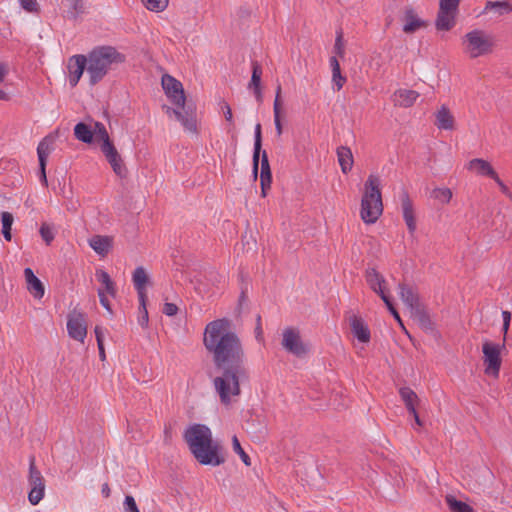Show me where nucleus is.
Segmentation results:
<instances>
[{
  "instance_id": "36",
  "label": "nucleus",
  "mask_w": 512,
  "mask_h": 512,
  "mask_svg": "<svg viewBox=\"0 0 512 512\" xmlns=\"http://www.w3.org/2000/svg\"><path fill=\"white\" fill-rule=\"evenodd\" d=\"M1 222H2V234L5 240H11V227L14 222V217L12 213L4 211L1 213Z\"/></svg>"
},
{
  "instance_id": "51",
  "label": "nucleus",
  "mask_w": 512,
  "mask_h": 512,
  "mask_svg": "<svg viewBox=\"0 0 512 512\" xmlns=\"http://www.w3.org/2000/svg\"><path fill=\"white\" fill-rule=\"evenodd\" d=\"M124 509H125V512H140L137 507V504L135 502V499L130 495H127L125 497Z\"/></svg>"
},
{
  "instance_id": "6",
  "label": "nucleus",
  "mask_w": 512,
  "mask_h": 512,
  "mask_svg": "<svg viewBox=\"0 0 512 512\" xmlns=\"http://www.w3.org/2000/svg\"><path fill=\"white\" fill-rule=\"evenodd\" d=\"M460 2L461 0H439V9L435 20L437 30L449 31L455 26Z\"/></svg>"
},
{
  "instance_id": "56",
  "label": "nucleus",
  "mask_w": 512,
  "mask_h": 512,
  "mask_svg": "<svg viewBox=\"0 0 512 512\" xmlns=\"http://www.w3.org/2000/svg\"><path fill=\"white\" fill-rule=\"evenodd\" d=\"M274 124L276 133L278 136H281L283 133L282 123H281V114H274Z\"/></svg>"
},
{
  "instance_id": "13",
  "label": "nucleus",
  "mask_w": 512,
  "mask_h": 512,
  "mask_svg": "<svg viewBox=\"0 0 512 512\" xmlns=\"http://www.w3.org/2000/svg\"><path fill=\"white\" fill-rule=\"evenodd\" d=\"M161 84L166 96L174 105L185 104L186 96L180 81L169 74H164L161 79Z\"/></svg>"
},
{
  "instance_id": "42",
  "label": "nucleus",
  "mask_w": 512,
  "mask_h": 512,
  "mask_svg": "<svg viewBox=\"0 0 512 512\" xmlns=\"http://www.w3.org/2000/svg\"><path fill=\"white\" fill-rule=\"evenodd\" d=\"M147 298H139V318L138 322L142 327H147L148 325V311L146 308Z\"/></svg>"
},
{
  "instance_id": "12",
  "label": "nucleus",
  "mask_w": 512,
  "mask_h": 512,
  "mask_svg": "<svg viewBox=\"0 0 512 512\" xmlns=\"http://www.w3.org/2000/svg\"><path fill=\"white\" fill-rule=\"evenodd\" d=\"M482 351L484 354L485 373L498 376L501 367L500 347L489 341L483 343Z\"/></svg>"
},
{
  "instance_id": "57",
  "label": "nucleus",
  "mask_w": 512,
  "mask_h": 512,
  "mask_svg": "<svg viewBox=\"0 0 512 512\" xmlns=\"http://www.w3.org/2000/svg\"><path fill=\"white\" fill-rule=\"evenodd\" d=\"M281 110H282L281 95H279V96L275 95V100H274V104H273V112H274V114H281Z\"/></svg>"
},
{
  "instance_id": "28",
  "label": "nucleus",
  "mask_w": 512,
  "mask_h": 512,
  "mask_svg": "<svg viewBox=\"0 0 512 512\" xmlns=\"http://www.w3.org/2000/svg\"><path fill=\"white\" fill-rule=\"evenodd\" d=\"M410 314L424 331H432L434 329L433 322L423 305L412 310Z\"/></svg>"
},
{
  "instance_id": "7",
  "label": "nucleus",
  "mask_w": 512,
  "mask_h": 512,
  "mask_svg": "<svg viewBox=\"0 0 512 512\" xmlns=\"http://www.w3.org/2000/svg\"><path fill=\"white\" fill-rule=\"evenodd\" d=\"M175 106L176 108L163 106V109L168 116L173 114L186 131L197 134V116L194 107L191 105H186V103L176 104Z\"/></svg>"
},
{
  "instance_id": "27",
  "label": "nucleus",
  "mask_w": 512,
  "mask_h": 512,
  "mask_svg": "<svg viewBox=\"0 0 512 512\" xmlns=\"http://www.w3.org/2000/svg\"><path fill=\"white\" fill-rule=\"evenodd\" d=\"M132 280L134 283V287L137 290L138 298H147L145 286L149 278L145 269L142 266L137 267L134 270Z\"/></svg>"
},
{
  "instance_id": "11",
  "label": "nucleus",
  "mask_w": 512,
  "mask_h": 512,
  "mask_svg": "<svg viewBox=\"0 0 512 512\" xmlns=\"http://www.w3.org/2000/svg\"><path fill=\"white\" fill-rule=\"evenodd\" d=\"M29 485L31 486V490L28 494V500L32 505H36L44 497L45 483L41 472L35 466L34 460L30 462Z\"/></svg>"
},
{
  "instance_id": "17",
  "label": "nucleus",
  "mask_w": 512,
  "mask_h": 512,
  "mask_svg": "<svg viewBox=\"0 0 512 512\" xmlns=\"http://www.w3.org/2000/svg\"><path fill=\"white\" fill-rule=\"evenodd\" d=\"M365 279L371 290L378 294L382 300L383 296H388L385 290L386 280L375 268L366 270Z\"/></svg>"
},
{
  "instance_id": "31",
  "label": "nucleus",
  "mask_w": 512,
  "mask_h": 512,
  "mask_svg": "<svg viewBox=\"0 0 512 512\" xmlns=\"http://www.w3.org/2000/svg\"><path fill=\"white\" fill-rule=\"evenodd\" d=\"M399 394L409 413L414 412L416 410V406L419 404L417 394L409 387H402L399 390Z\"/></svg>"
},
{
  "instance_id": "3",
  "label": "nucleus",
  "mask_w": 512,
  "mask_h": 512,
  "mask_svg": "<svg viewBox=\"0 0 512 512\" xmlns=\"http://www.w3.org/2000/svg\"><path fill=\"white\" fill-rule=\"evenodd\" d=\"M86 58L88 62L87 74L91 85L101 81L109 70L112 69L113 65L125 61L124 55L112 46L94 48Z\"/></svg>"
},
{
  "instance_id": "5",
  "label": "nucleus",
  "mask_w": 512,
  "mask_h": 512,
  "mask_svg": "<svg viewBox=\"0 0 512 512\" xmlns=\"http://www.w3.org/2000/svg\"><path fill=\"white\" fill-rule=\"evenodd\" d=\"M461 46L470 59L489 55L495 47L494 37L482 29H473L461 38Z\"/></svg>"
},
{
  "instance_id": "41",
  "label": "nucleus",
  "mask_w": 512,
  "mask_h": 512,
  "mask_svg": "<svg viewBox=\"0 0 512 512\" xmlns=\"http://www.w3.org/2000/svg\"><path fill=\"white\" fill-rule=\"evenodd\" d=\"M232 447H233L234 452L240 456L243 463L246 466H250L251 465L250 457L246 454V452L241 447V444H240L237 436H233V438H232Z\"/></svg>"
},
{
  "instance_id": "19",
  "label": "nucleus",
  "mask_w": 512,
  "mask_h": 512,
  "mask_svg": "<svg viewBox=\"0 0 512 512\" xmlns=\"http://www.w3.org/2000/svg\"><path fill=\"white\" fill-rule=\"evenodd\" d=\"M351 332L360 342L368 343L370 341V330L364 320L356 315L349 319Z\"/></svg>"
},
{
  "instance_id": "23",
  "label": "nucleus",
  "mask_w": 512,
  "mask_h": 512,
  "mask_svg": "<svg viewBox=\"0 0 512 512\" xmlns=\"http://www.w3.org/2000/svg\"><path fill=\"white\" fill-rule=\"evenodd\" d=\"M403 21V31L407 34H412L418 29L426 26L425 22L418 17L417 13L412 8H407L405 10Z\"/></svg>"
},
{
  "instance_id": "47",
  "label": "nucleus",
  "mask_w": 512,
  "mask_h": 512,
  "mask_svg": "<svg viewBox=\"0 0 512 512\" xmlns=\"http://www.w3.org/2000/svg\"><path fill=\"white\" fill-rule=\"evenodd\" d=\"M9 71L8 65L6 63L0 62V83H2L7 76ZM0 100L7 101L9 100L8 94L0 89Z\"/></svg>"
},
{
  "instance_id": "64",
  "label": "nucleus",
  "mask_w": 512,
  "mask_h": 512,
  "mask_svg": "<svg viewBox=\"0 0 512 512\" xmlns=\"http://www.w3.org/2000/svg\"><path fill=\"white\" fill-rule=\"evenodd\" d=\"M254 95L256 97V100L259 103H261L263 98L261 88L254 89Z\"/></svg>"
},
{
  "instance_id": "63",
  "label": "nucleus",
  "mask_w": 512,
  "mask_h": 512,
  "mask_svg": "<svg viewBox=\"0 0 512 512\" xmlns=\"http://www.w3.org/2000/svg\"><path fill=\"white\" fill-rule=\"evenodd\" d=\"M101 492H102L103 496L106 497V498H108L110 496L111 490H110V487H109V485L107 483H104L102 485Z\"/></svg>"
},
{
  "instance_id": "53",
  "label": "nucleus",
  "mask_w": 512,
  "mask_h": 512,
  "mask_svg": "<svg viewBox=\"0 0 512 512\" xmlns=\"http://www.w3.org/2000/svg\"><path fill=\"white\" fill-rule=\"evenodd\" d=\"M178 312V307L174 303H165L163 313L167 316H174Z\"/></svg>"
},
{
  "instance_id": "40",
  "label": "nucleus",
  "mask_w": 512,
  "mask_h": 512,
  "mask_svg": "<svg viewBox=\"0 0 512 512\" xmlns=\"http://www.w3.org/2000/svg\"><path fill=\"white\" fill-rule=\"evenodd\" d=\"M144 6L150 11L160 12L168 6V0H142Z\"/></svg>"
},
{
  "instance_id": "8",
  "label": "nucleus",
  "mask_w": 512,
  "mask_h": 512,
  "mask_svg": "<svg viewBox=\"0 0 512 512\" xmlns=\"http://www.w3.org/2000/svg\"><path fill=\"white\" fill-rule=\"evenodd\" d=\"M282 346L297 357H303L308 353V347L302 342L300 332L292 327L283 330Z\"/></svg>"
},
{
  "instance_id": "25",
  "label": "nucleus",
  "mask_w": 512,
  "mask_h": 512,
  "mask_svg": "<svg viewBox=\"0 0 512 512\" xmlns=\"http://www.w3.org/2000/svg\"><path fill=\"white\" fill-rule=\"evenodd\" d=\"M90 247L99 255L106 256L113 245L111 236L95 235L89 239Z\"/></svg>"
},
{
  "instance_id": "1",
  "label": "nucleus",
  "mask_w": 512,
  "mask_h": 512,
  "mask_svg": "<svg viewBox=\"0 0 512 512\" xmlns=\"http://www.w3.org/2000/svg\"><path fill=\"white\" fill-rule=\"evenodd\" d=\"M230 328L229 319H217L206 325L203 337V344L212 354L215 369L218 371L213 385L224 405H230L233 398L240 395V383L248 379L242 342Z\"/></svg>"
},
{
  "instance_id": "50",
  "label": "nucleus",
  "mask_w": 512,
  "mask_h": 512,
  "mask_svg": "<svg viewBox=\"0 0 512 512\" xmlns=\"http://www.w3.org/2000/svg\"><path fill=\"white\" fill-rule=\"evenodd\" d=\"M383 302L385 303L386 307L390 311V313L393 315V317L398 321V323L403 326L402 320L400 318L399 313L395 309L394 305L392 304L389 296H383Z\"/></svg>"
},
{
  "instance_id": "38",
  "label": "nucleus",
  "mask_w": 512,
  "mask_h": 512,
  "mask_svg": "<svg viewBox=\"0 0 512 512\" xmlns=\"http://www.w3.org/2000/svg\"><path fill=\"white\" fill-rule=\"evenodd\" d=\"M261 76H262V68L258 62H252V76L249 82L248 88L257 89L261 88Z\"/></svg>"
},
{
  "instance_id": "44",
  "label": "nucleus",
  "mask_w": 512,
  "mask_h": 512,
  "mask_svg": "<svg viewBox=\"0 0 512 512\" xmlns=\"http://www.w3.org/2000/svg\"><path fill=\"white\" fill-rule=\"evenodd\" d=\"M40 235L47 245L54 240L55 234L53 227L47 223H43L40 227Z\"/></svg>"
},
{
  "instance_id": "14",
  "label": "nucleus",
  "mask_w": 512,
  "mask_h": 512,
  "mask_svg": "<svg viewBox=\"0 0 512 512\" xmlns=\"http://www.w3.org/2000/svg\"><path fill=\"white\" fill-rule=\"evenodd\" d=\"M53 138L45 137L43 138L37 147V155L39 161V170H40V181L46 187L48 185L47 176H46V165L47 160L51 152L53 151Z\"/></svg>"
},
{
  "instance_id": "10",
  "label": "nucleus",
  "mask_w": 512,
  "mask_h": 512,
  "mask_svg": "<svg viewBox=\"0 0 512 512\" xmlns=\"http://www.w3.org/2000/svg\"><path fill=\"white\" fill-rule=\"evenodd\" d=\"M100 150L103 153L106 161L111 166L113 172L118 177L125 178L127 176L128 170L114 143L106 142V144H100Z\"/></svg>"
},
{
  "instance_id": "54",
  "label": "nucleus",
  "mask_w": 512,
  "mask_h": 512,
  "mask_svg": "<svg viewBox=\"0 0 512 512\" xmlns=\"http://www.w3.org/2000/svg\"><path fill=\"white\" fill-rule=\"evenodd\" d=\"M502 318H503V333L504 335L507 334L508 330H509V326H510V321H511V313L509 311H502Z\"/></svg>"
},
{
  "instance_id": "49",
  "label": "nucleus",
  "mask_w": 512,
  "mask_h": 512,
  "mask_svg": "<svg viewBox=\"0 0 512 512\" xmlns=\"http://www.w3.org/2000/svg\"><path fill=\"white\" fill-rule=\"evenodd\" d=\"M221 110L224 114L225 120L229 123V126L231 128H234V119L230 105L227 102L223 101L221 103Z\"/></svg>"
},
{
  "instance_id": "34",
  "label": "nucleus",
  "mask_w": 512,
  "mask_h": 512,
  "mask_svg": "<svg viewBox=\"0 0 512 512\" xmlns=\"http://www.w3.org/2000/svg\"><path fill=\"white\" fill-rule=\"evenodd\" d=\"M74 135L83 143H91L93 141V133L90 126L85 123H78L74 127Z\"/></svg>"
},
{
  "instance_id": "15",
  "label": "nucleus",
  "mask_w": 512,
  "mask_h": 512,
  "mask_svg": "<svg viewBox=\"0 0 512 512\" xmlns=\"http://www.w3.org/2000/svg\"><path fill=\"white\" fill-rule=\"evenodd\" d=\"M88 62L85 55H74L68 61V72H69V84L71 87H75L84 70H87Z\"/></svg>"
},
{
  "instance_id": "9",
  "label": "nucleus",
  "mask_w": 512,
  "mask_h": 512,
  "mask_svg": "<svg viewBox=\"0 0 512 512\" xmlns=\"http://www.w3.org/2000/svg\"><path fill=\"white\" fill-rule=\"evenodd\" d=\"M67 331L72 339L84 343L87 335L85 314L76 309L71 311L67 317Z\"/></svg>"
},
{
  "instance_id": "30",
  "label": "nucleus",
  "mask_w": 512,
  "mask_h": 512,
  "mask_svg": "<svg viewBox=\"0 0 512 512\" xmlns=\"http://www.w3.org/2000/svg\"><path fill=\"white\" fill-rule=\"evenodd\" d=\"M262 147V134H261V124L257 123L254 131V151H253V175L256 178L258 173L259 166V158L261 154Z\"/></svg>"
},
{
  "instance_id": "58",
  "label": "nucleus",
  "mask_w": 512,
  "mask_h": 512,
  "mask_svg": "<svg viewBox=\"0 0 512 512\" xmlns=\"http://www.w3.org/2000/svg\"><path fill=\"white\" fill-rule=\"evenodd\" d=\"M164 442L170 444L172 442V428L171 426H165L164 428Z\"/></svg>"
},
{
  "instance_id": "46",
  "label": "nucleus",
  "mask_w": 512,
  "mask_h": 512,
  "mask_svg": "<svg viewBox=\"0 0 512 512\" xmlns=\"http://www.w3.org/2000/svg\"><path fill=\"white\" fill-rule=\"evenodd\" d=\"M334 52L339 57H343L344 56L345 47H344V42H343V33H342V31L337 32V36H336L335 44H334Z\"/></svg>"
},
{
  "instance_id": "39",
  "label": "nucleus",
  "mask_w": 512,
  "mask_h": 512,
  "mask_svg": "<svg viewBox=\"0 0 512 512\" xmlns=\"http://www.w3.org/2000/svg\"><path fill=\"white\" fill-rule=\"evenodd\" d=\"M452 196V191L449 188H435L432 191V197L443 204L449 203Z\"/></svg>"
},
{
  "instance_id": "55",
  "label": "nucleus",
  "mask_w": 512,
  "mask_h": 512,
  "mask_svg": "<svg viewBox=\"0 0 512 512\" xmlns=\"http://www.w3.org/2000/svg\"><path fill=\"white\" fill-rule=\"evenodd\" d=\"M493 180L498 184L501 191L508 197H512V194L509 190V188L503 183V181L499 178L498 174H496V177H493Z\"/></svg>"
},
{
  "instance_id": "20",
  "label": "nucleus",
  "mask_w": 512,
  "mask_h": 512,
  "mask_svg": "<svg viewBox=\"0 0 512 512\" xmlns=\"http://www.w3.org/2000/svg\"><path fill=\"white\" fill-rule=\"evenodd\" d=\"M24 277L28 291L34 298L41 299L44 296L45 288L43 283L35 276L33 270L31 268H25Z\"/></svg>"
},
{
  "instance_id": "4",
  "label": "nucleus",
  "mask_w": 512,
  "mask_h": 512,
  "mask_svg": "<svg viewBox=\"0 0 512 512\" xmlns=\"http://www.w3.org/2000/svg\"><path fill=\"white\" fill-rule=\"evenodd\" d=\"M381 181L377 175H369L365 182V189L361 200V219L366 224L375 223L383 212L381 195Z\"/></svg>"
},
{
  "instance_id": "21",
  "label": "nucleus",
  "mask_w": 512,
  "mask_h": 512,
  "mask_svg": "<svg viewBox=\"0 0 512 512\" xmlns=\"http://www.w3.org/2000/svg\"><path fill=\"white\" fill-rule=\"evenodd\" d=\"M271 182H272V174H271L268 156H267L266 151H263L262 155H261V171H260L261 194L263 197H265L267 195V191L271 187Z\"/></svg>"
},
{
  "instance_id": "24",
  "label": "nucleus",
  "mask_w": 512,
  "mask_h": 512,
  "mask_svg": "<svg viewBox=\"0 0 512 512\" xmlns=\"http://www.w3.org/2000/svg\"><path fill=\"white\" fill-rule=\"evenodd\" d=\"M467 169L475 172L477 175L488 176L491 179L496 177L497 174L491 164L482 158H475L470 160L467 164Z\"/></svg>"
},
{
  "instance_id": "35",
  "label": "nucleus",
  "mask_w": 512,
  "mask_h": 512,
  "mask_svg": "<svg viewBox=\"0 0 512 512\" xmlns=\"http://www.w3.org/2000/svg\"><path fill=\"white\" fill-rule=\"evenodd\" d=\"M445 501L451 512H474L470 505L457 500L453 495H447Z\"/></svg>"
},
{
  "instance_id": "59",
  "label": "nucleus",
  "mask_w": 512,
  "mask_h": 512,
  "mask_svg": "<svg viewBox=\"0 0 512 512\" xmlns=\"http://www.w3.org/2000/svg\"><path fill=\"white\" fill-rule=\"evenodd\" d=\"M330 66L333 71L340 70V64L335 56H332L329 60Z\"/></svg>"
},
{
  "instance_id": "22",
  "label": "nucleus",
  "mask_w": 512,
  "mask_h": 512,
  "mask_svg": "<svg viewBox=\"0 0 512 512\" xmlns=\"http://www.w3.org/2000/svg\"><path fill=\"white\" fill-rule=\"evenodd\" d=\"M419 97V93L409 89H399L394 92L392 100L394 105L399 107H411Z\"/></svg>"
},
{
  "instance_id": "52",
  "label": "nucleus",
  "mask_w": 512,
  "mask_h": 512,
  "mask_svg": "<svg viewBox=\"0 0 512 512\" xmlns=\"http://www.w3.org/2000/svg\"><path fill=\"white\" fill-rule=\"evenodd\" d=\"M98 296H99V300H100V303L101 305L109 312H112L111 310V306H110V302L106 296V294L104 293V290L103 289H98Z\"/></svg>"
},
{
  "instance_id": "43",
  "label": "nucleus",
  "mask_w": 512,
  "mask_h": 512,
  "mask_svg": "<svg viewBox=\"0 0 512 512\" xmlns=\"http://www.w3.org/2000/svg\"><path fill=\"white\" fill-rule=\"evenodd\" d=\"M19 4L23 10L32 14L40 13V4L37 0H19Z\"/></svg>"
},
{
  "instance_id": "16",
  "label": "nucleus",
  "mask_w": 512,
  "mask_h": 512,
  "mask_svg": "<svg viewBox=\"0 0 512 512\" xmlns=\"http://www.w3.org/2000/svg\"><path fill=\"white\" fill-rule=\"evenodd\" d=\"M400 199L404 221L407 225L409 232L414 233L416 230V219L414 215L412 200L410 199L408 192L405 190L402 191Z\"/></svg>"
},
{
  "instance_id": "37",
  "label": "nucleus",
  "mask_w": 512,
  "mask_h": 512,
  "mask_svg": "<svg viewBox=\"0 0 512 512\" xmlns=\"http://www.w3.org/2000/svg\"><path fill=\"white\" fill-rule=\"evenodd\" d=\"M93 138L100 144H106V142H112L104 124L96 122L92 129Z\"/></svg>"
},
{
  "instance_id": "45",
  "label": "nucleus",
  "mask_w": 512,
  "mask_h": 512,
  "mask_svg": "<svg viewBox=\"0 0 512 512\" xmlns=\"http://www.w3.org/2000/svg\"><path fill=\"white\" fill-rule=\"evenodd\" d=\"M69 14L72 18H76L79 14L84 12V3L82 0H69Z\"/></svg>"
},
{
  "instance_id": "32",
  "label": "nucleus",
  "mask_w": 512,
  "mask_h": 512,
  "mask_svg": "<svg viewBox=\"0 0 512 512\" xmlns=\"http://www.w3.org/2000/svg\"><path fill=\"white\" fill-rule=\"evenodd\" d=\"M95 276L98 282H100L101 285L103 286L101 289L104 290V293H107L108 295L115 297L116 286L114 281L111 279L110 275L106 271L98 269L96 270Z\"/></svg>"
},
{
  "instance_id": "33",
  "label": "nucleus",
  "mask_w": 512,
  "mask_h": 512,
  "mask_svg": "<svg viewBox=\"0 0 512 512\" xmlns=\"http://www.w3.org/2000/svg\"><path fill=\"white\" fill-rule=\"evenodd\" d=\"M490 10H495L499 15L508 14L512 12V3H510L508 0L487 1L483 13H487Z\"/></svg>"
},
{
  "instance_id": "48",
  "label": "nucleus",
  "mask_w": 512,
  "mask_h": 512,
  "mask_svg": "<svg viewBox=\"0 0 512 512\" xmlns=\"http://www.w3.org/2000/svg\"><path fill=\"white\" fill-rule=\"evenodd\" d=\"M332 82L335 85L337 91L342 89L346 82V77L341 74V69L332 72Z\"/></svg>"
},
{
  "instance_id": "29",
  "label": "nucleus",
  "mask_w": 512,
  "mask_h": 512,
  "mask_svg": "<svg viewBox=\"0 0 512 512\" xmlns=\"http://www.w3.org/2000/svg\"><path fill=\"white\" fill-rule=\"evenodd\" d=\"M336 153L341 171L344 174H347L349 171H351L354 163L351 149L347 146H340L337 148Z\"/></svg>"
},
{
  "instance_id": "60",
  "label": "nucleus",
  "mask_w": 512,
  "mask_h": 512,
  "mask_svg": "<svg viewBox=\"0 0 512 512\" xmlns=\"http://www.w3.org/2000/svg\"><path fill=\"white\" fill-rule=\"evenodd\" d=\"M94 332H95L97 343L103 342V333H102L101 327L96 326L94 329Z\"/></svg>"
},
{
  "instance_id": "2",
  "label": "nucleus",
  "mask_w": 512,
  "mask_h": 512,
  "mask_svg": "<svg viewBox=\"0 0 512 512\" xmlns=\"http://www.w3.org/2000/svg\"><path fill=\"white\" fill-rule=\"evenodd\" d=\"M183 437L190 452L200 464L219 466L225 462L221 444L213 440L212 432L206 425L189 426Z\"/></svg>"
},
{
  "instance_id": "61",
  "label": "nucleus",
  "mask_w": 512,
  "mask_h": 512,
  "mask_svg": "<svg viewBox=\"0 0 512 512\" xmlns=\"http://www.w3.org/2000/svg\"><path fill=\"white\" fill-rule=\"evenodd\" d=\"M258 432V437L259 438H264L267 436L268 434V429H267V426L264 424V425H261V427L257 430Z\"/></svg>"
},
{
  "instance_id": "62",
  "label": "nucleus",
  "mask_w": 512,
  "mask_h": 512,
  "mask_svg": "<svg viewBox=\"0 0 512 512\" xmlns=\"http://www.w3.org/2000/svg\"><path fill=\"white\" fill-rule=\"evenodd\" d=\"M97 346H98V349H99V357H100V359L102 361H104L105 358H106V354H105V349H104L103 342L97 343Z\"/></svg>"
},
{
  "instance_id": "18",
  "label": "nucleus",
  "mask_w": 512,
  "mask_h": 512,
  "mask_svg": "<svg viewBox=\"0 0 512 512\" xmlns=\"http://www.w3.org/2000/svg\"><path fill=\"white\" fill-rule=\"evenodd\" d=\"M398 288L400 298L410 312L422 305L419 300V295L413 287L404 283H399Z\"/></svg>"
},
{
  "instance_id": "26",
  "label": "nucleus",
  "mask_w": 512,
  "mask_h": 512,
  "mask_svg": "<svg viewBox=\"0 0 512 512\" xmlns=\"http://www.w3.org/2000/svg\"><path fill=\"white\" fill-rule=\"evenodd\" d=\"M435 125L439 129L443 130H453L455 125V119L448 107L445 105L441 106V108L436 113V121Z\"/></svg>"
}]
</instances>
